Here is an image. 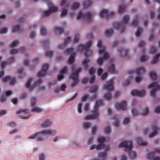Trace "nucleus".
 Here are the masks:
<instances>
[{"label":"nucleus","instance_id":"39448f33","mask_svg":"<svg viewBox=\"0 0 160 160\" xmlns=\"http://www.w3.org/2000/svg\"><path fill=\"white\" fill-rule=\"evenodd\" d=\"M132 142L130 140L123 141L118 145V147L119 148L125 147V149L128 151L130 156L132 159L135 158L136 156L135 153L131 151L132 146Z\"/></svg>","mask_w":160,"mask_h":160},{"label":"nucleus","instance_id":"de8ad7c7","mask_svg":"<svg viewBox=\"0 0 160 160\" xmlns=\"http://www.w3.org/2000/svg\"><path fill=\"white\" fill-rule=\"evenodd\" d=\"M53 53L52 51H48L45 53V56L47 57H50L53 55Z\"/></svg>","mask_w":160,"mask_h":160},{"label":"nucleus","instance_id":"69168bd1","mask_svg":"<svg viewBox=\"0 0 160 160\" xmlns=\"http://www.w3.org/2000/svg\"><path fill=\"white\" fill-rule=\"evenodd\" d=\"M103 70L101 68H99L97 70V74L98 75L100 76L103 72Z\"/></svg>","mask_w":160,"mask_h":160},{"label":"nucleus","instance_id":"052dcab7","mask_svg":"<svg viewBox=\"0 0 160 160\" xmlns=\"http://www.w3.org/2000/svg\"><path fill=\"white\" fill-rule=\"evenodd\" d=\"M10 84L11 85H12L15 83L16 80L14 78H10Z\"/></svg>","mask_w":160,"mask_h":160},{"label":"nucleus","instance_id":"f8f14e48","mask_svg":"<svg viewBox=\"0 0 160 160\" xmlns=\"http://www.w3.org/2000/svg\"><path fill=\"white\" fill-rule=\"evenodd\" d=\"M148 88H152L150 92V94L152 97H155L156 92L160 88V86L157 82H154L148 86Z\"/></svg>","mask_w":160,"mask_h":160},{"label":"nucleus","instance_id":"3c124183","mask_svg":"<svg viewBox=\"0 0 160 160\" xmlns=\"http://www.w3.org/2000/svg\"><path fill=\"white\" fill-rule=\"evenodd\" d=\"M104 132L105 133L108 134L110 132L111 129L109 126L106 127L104 129Z\"/></svg>","mask_w":160,"mask_h":160},{"label":"nucleus","instance_id":"b1692460","mask_svg":"<svg viewBox=\"0 0 160 160\" xmlns=\"http://www.w3.org/2000/svg\"><path fill=\"white\" fill-rule=\"evenodd\" d=\"M51 123L50 120H46L43 122L41 126L42 128H46L50 126Z\"/></svg>","mask_w":160,"mask_h":160},{"label":"nucleus","instance_id":"a878e982","mask_svg":"<svg viewBox=\"0 0 160 160\" xmlns=\"http://www.w3.org/2000/svg\"><path fill=\"white\" fill-rule=\"evenodd\" d=\"M160 57V53L156 54L154 57L153 59L151 62L152 64L156 63L158 60L159 58Z\"/></svg>","mask_w":160,"mask_h":160},{"label":"nucleus","instance_id":"8fccbe9b","mask_svg":"<svg viewBox=\"0 0 160 160\" xmlns=\"http://www.w3.org/2000/svg\"><path fill=\"white\" fill-rule=\"evenodd\" d=\"M19 43V42L18 41H13L11 44L10 45V47H13L16 46Z\"/></svg>","mask_w":160,"mask_h":160},{"label":"nucleus","instance_id":"2eb2a0df","mask_svg":"<svg viewBox=\"0 0 160 160\" xmlns=\"http://www.w3.org/2000/svg\"><path fill=\"white\" fill-rule=\"evenodd\" d=\"M115 13V12H109L108 10L104 9L100 13L99 16L101 18L105 17L107 18L113 16Z\"/></svg>","mask_w":160,"mask_h":160},{"label":"nucleus","instance_id":"6ab92c4d","mask_svg":"<svg viewBox=\"0 0 160 160\" xmlns=\"http://www.w3.org/2000/svg\"><path fill=\"white\" fill-rule=\"evenodd\" d=\"M156 152L160 153V149L157 148L155 149L154 152L148 153L147 156V158L149 159H153V157L155 156V153Z\"/></svg>","mask_w":160,"mask_h":160},{"label":"nucleus","instance_id":"e2e57ef3","mask_svg":"<svg viewBox=\"0 0 160 160\" xmlns=\"http://www.w3.org/2000/svg\"><path fill=\"white\" fill-rule=\"evenodd\" d=\"M98 46L99 48H100L99 49L103 48H104L105 49V48H104L102 47V42L101 40H99L98 41Z\"/></svg>","mask_w":160,"mask_h":160},{"label":"nucleus","instance_id":"680f3d73","mask_svg":"<svg viewBox=\"0 0 160 160\" xmlns=\"http://www.w3.org/2000/svg\"><path fill=\"white\" fill-rule=\"evenodd\" d=\"M132 115L135 116L138 114V112L135 109L133 108L132 110Z\"/></svg>","mask_w":160,"mask_h":160},{"label":"nucleus","instance_id":"cd10ccee","mask_svg":"<svg viewBox=\"0 0 160 160\" xmlns=\"http://www.w3.org/2000/svg\"><path fill=\"white\" fill-rule=\"evenodd\" d=\"M22 31V29L19 26H16L13 27L12 29V32H20Z\"/></svg>","mask_w":160,"mask_h":160},{"label":"nucleus","instance_id":"473e14b6","mask_svg":"<svg viewBox=\"0 0 160 160\" xmlns=\"http://www.w3.org/2000/svg\"><path fill=\"white\" fill-rule=\"evenodd\" d=\"M106 35L107 36H110L113 34V31L112 29L107 30L105 32Z\"/></svg>","mask_w":160,"mask_h":160},{"label":"nucleus","instance_id":"bb28decb","mask_svg":"<svg viewBox=\"0 0 160 160\" xmlns=\"http://www.w3.org/2000/svg\"><path fill=\"white\" fill-rule=\"evenodd\" d=\"M149 75L151 79L153 80H155L157 76V73L154 71L150 72L149 73Z\"/></svg>","mask_w":160,"mask_h":160},{"label":"nucleus","instance_id":"f704fd0d","mask_svg":"<svg viewBox=\"0 0 160 160\" xmlns=\"http://www.w3.org/2000/svg\"><path fill=\"white\" fill-rule=\"evenodd\" d=\"M69 4L67 0H62L60 3V6L61 7L65 5L66 7H68Z\"/></svg>","mask_w":160,"mask_h":160},{"label":"nucleus","instance_id":"4be33fe9","mask_svg":"<svg viewBox=\"0 0 160 160\" xmlns=\"http://www.w3.org/2000/svg\"><path fill=\"white\" fill-rule=\"evenodd\" d=\"M145 72V70L144 68L143 67H140L137 69L135 72L138 75L143 73Z\"/></svg>","mask_w":160,"mask_h":160},{"label":"nucleus","instance_id":"bf43d9fd","mask_svg":"<svg viewBox=\"0 0 160 160\" xmlns=\"http://www.w3.org/2000/svg\"><path fill=\"white\" fill-rule=\"evenodd\" d=\"M68 12V11L67 9H64L62 12L61 15L62 16H64L67 14Z\"/></svg>","mask_w":160,"mask_h":160},{"label":"nucleus","instance_id":"338daca9","mask_svg":"<svg viewBox=\"0 0 160 160\" xmlns=\"http://www.w3.org/2000/svg\"><path fill=\"white\" fill-rule=\"evenodd\" d=\"M82 104L81 103H79L78 105V111L79 113H80L82 112Z\"/></svg>","mask_w":160,"mask_h":160},{"label":"nucleus","instance_id":"79ce46f5","mask_svg":"<svg viewBox=\"0 0 160 160\" xmlns=\"http://www.w3.org/2000/svg\"><path fill=\"white\" fill-rule=\"evenodd\" d=\"M98 156L99 158H102L105 159L106 157V152L99 153H98Z\"/></svg>","mask_w":160,"mask_h":160},{"label":"nucleus","instance_id":"5fc2aeb1","mask_svg":"<svg viewBox=\"0 0 160 160\" xmlns=\"http://www.w3.org/2000/svg\"><path fill=\"white\" fill-rule=\"evenodd\" d=\"M132 79V77L128 79L125 81V85L127 86L129 85L130 82L131 80Z\"/></svg>","mask_w":160,"mask_h":160},{"label":"nucleus","instance_id":"0eeeda50","mask_svg":"<svg viewBox=\"0 0 160 160\" xmlns=\"http://www.w3.org/2000/svg\"><path fill=\"white\" fill-rule=\"evenodd\" d=\"M81 71V68H80L76 70L71 75L70 77L73 81V82L71 85L72 87H73L78 82V73Z\"/></svg>","mask_w":160,"mask_h":160},{"label":"nucleus","instance_id":"423d86ee","mask_svg":"<svg viewBox=\"0 0 160 160\" xmlns=\"http://www.w3.org/2000/svg\"><path fill=\"white\" fill-rule=\"evenodd\" d=\"M92 42L90 41L87 44H80L77 48V50L81 52L83 50H85L86 51L84 53V56L86 57H89L92 53V51L89 49V48L92 46Z\"/></svg>","mask_w":160,"mask_h":160},{"label":"nucleus","instance_id":"ea45409f","mask_svg":"<svg viewBox=\"0 0 160 160\" xmlns=\"http://www.w3.org/2000/svg\"><path fill=\"white\" fill-rule=\"evenodd\" d=\"M139 59L141 62H143L147 60L148 59V57L145 55H143L140 56Z\"/></svg>","mask_w":160,"mask_h":160},{"label":"nucleus","instance_id":"6e6552de","mask_svg":"<svg viewBox=\"0 0 160 160\" xmlns=\"http://www.w3.org/2000/svg\"><path fill=\"white\" fill-rule=\"evenodd\" d=\"M47 4L48 6L49 10L44 11L43 12V16H47L49 15L52 12L56 11L58 8L57 7L53 6L52 2L50 1H48L47 3Z\"/></svg>","mask_w":160,"mask_h":160},{"label":"nucleus","instance_id":"4c0bfd02","mask_svg":"<svg viewBox=\"0 0 160 160\" xmlns=\"http://www.w3.org/2000/svg\"><path fill=\"white\" fill-rule=\"evenodd\" d=\"M47 31L46 29L44 27H42L40 29V33L41 35H44L46 34Z\"/></svg>","mask_w":160,"mask_h":160},{"label":"nucleus","instance_id":"13d9d810","mask_svg":"<svg viewBox=\"0 0 160 160\" xmlns=\"http://www.w3.org/2000/svg\"><path fill=\"white\" fill-rule=\"evenodd\" d=\"M64 78V75L62 73H60L58 77V81L61 80Z\"/></svg>","mask_w":160,"mask_h":160},{"label":"nucleus","instance_id":"37998d69","mask_svg":"<svg viewBox=\"0 0 160 160\" xmlns=\"http://www.w3.org/2000/svg\"><path fill=\"white\" fill-rule=\"evenodd\" d=\"M149 111V108L146 107L144 108V112L141 113V114L143 116L145 115L148 113Z\"/></svg>","mask_w":160,"mask_h":160},{"label":"nucleus","instance_id":"7ed1b4c3","mask_svg":"<svg viewBox=\"0 0 160 160\" xmlns=\"http://www.w3.org/2000/svg\"><path fill=\"white\" fill-rule=\"evenodd\" d=\"M129 17L128 15L124 16L120 23L115 22L113 24V27L117 30H119L121 33H122L125 30V27L128 23Z\"/></svg>","mask_w":160,"mask_h":160},{"label":"nucleus","instance_id":"c85d7f7f","mask_svg":"<svg viewBox=\"0 0 160 160\" xmlns=\"http://www.w3.org/2000/svg\"><path fill=\"white\" fill-rule=\"evenodd\" d=\"M126 6L124 4H122L119 5V12L122 13L126 9Z\"/></svg>","mask_w":160,"mask_h":160},{"label":"nucleus","instance_id":"e433bc0d","mask_svg":"<svg viewBox=\"0 0 160 160\" xmlns=\"http://www.w3.org/2000/svg\"><path fill=\"white\" fill-rule=\"evenodd\" d=\"M42 110L39 108L35 107L32 109L31 111L32 112H41L42 111Z\"/></svg>","mask_w":160,"mask_h":160},{"label":"nucleus","instance_id":"9b49d317","mask_svg":"<svg viewBox=\"0 0 160 160\" xmlns=\"http://www.w3.org/2000/svg\"><path fill=\"white\" fill-rule=\"evenodd\" d=\"M92 17L91 14L89 12H87L83 14L81 11H80L77 16L76 19H78L80 18H85L86 22H90L91 21Z\"/></svg>","mask_w":160,"mask_h":160},{"label":"nucleus","instance_id":"c756f323","mask_svg":"<svg viewBox=\"0 0 160 160\" xmlns=\"http://www.w3.org/2000/svg\"><path fill=\"white\" fill-rule=\"evenodd\" d=\"M54 28L55 29V32L58 34H60L63 32V30L62 28L56 27H55Z\"/></svg>","mask_w":160,"mask_h":160},{"label":"nucleus","instance_id":"f03ea898","mask_svg":"<svg viewBox=\"0 0 160 160\" xmlns=\"http://www.w3.org/2000/svg\"><path fill=\"white\" fill-rule=\"evenodd\" d=\"M103 102L102 100H99L97 101L94 106V109L92 112V114L86 116L85 117L84 119L89 120L98 118L99 115L98 107L101 105H103Z\"/></svg>","mask_w":160,"mask_h":160},{"label":"nucleus","instance_id":"412c9836","mask_svg":"<svg viewBox=\"0 0 160 160\" xmlns=\"http://www.w3.org/2000/svg\"><path fill=\"white\" fill-rule=\"evenodd\" d=\"M137 142L139 145L145 146L147 145V142L143 141V139L140 137H138L137 139Z\"/></svg>","mask_w":160,"mask_h":160},{"label":"nucleus","instance_id":"774afa93","mask_svg":"<svg viewBox=\"0 0 160 160\" xmlns=\"http://www.w3.org/2000/svg\"><path fill=\"white\" fill-rule=\"evenodd\" d=\"M45 156L43 154H39V160H44Z\"/></svg>","mask_w":160,"mask_h":160},{"label":"nucleus","instance_id":"393cba45","mask_svg":"<svg viewBox=\"0 0 160 160\" xmlns=\"http://www.w3.org/2000/svg\"><path fill=\"white\" fill-rule=\"evenodd\" d=\"M92 4V1L91 0H86L83 3V6L84 8L90 6Z\"/></svg>","mask_w":160,"mask_h":160},{"label":"nucleus","instance_id":"a18cd8bd","mask_svg":"<svg viewBox=\"0 0 160 160\" xmlns=\"http://www.w3.org/2000/svg\"><path fill=\"white\" fill-rule=\"evenodd\" d=\"M36 98H32L31 100V106L32 107L34 106L36 103Z\"/></svg>","mask_w":160,"mask_h":160},{"label":"nucleus","instance_id":"dca6fc26","mask_svg":"<svg viewBox=\"0 0 160 160\" xmlns=\"http://www.w3.org/2000/svg\"><path fill=\"white\" fill-rule=\"evenodd\" d=\"M49 68V65L47 64H44L42 66V69L37 74L38 77L44 76L47 73L48 69Z\"/></svg>","mask_w":160,"mask_h":160},{"label":"nucleus","instance_id":"864d4df0","mask_svg":"<svg viewBox=\"0 0 160 160\" xmlns=\"http://www.w3.org/2000/svg\"><path fill=\"white\" fill-rule=\"evenodd\" d=\"M49 44V41L47 40L45 41L42 42V45L43 46L45 47L46 46H47Z\"/></svg>","mask_w":160,"mask_h":160},{"label":"nucleus","instance_id":"09e8293b","mask_svg":"<svg viewBox=\"0 0 160 160\" xmlns=\"http://www.w3.org/2000/svg\"><path fill=\"white\" fill-rule=\"evenodd\" d=\"M79 39V35L78 34H76L74 37V43H77Z\"/></svg>","mask_w":160,"mask_h":160},{"label":"nucleus","instance_id":"c9c22d12","mask_svg":"<svg viewBox=\"0 0 160 160\" xmlns=\"http://www.w3.org/2000/svg\"><path fill=\"white\" fill-rule=\"evenodd\" d=\"M29 111L25 109H22L16 112V113L17 114H20L21 113H22L24 114H27L28 113Z\"/></svg>","mask_w":160,"mask_h":160},{"label":"nucleus","instance_id":"9d476101","mask_svg":"<svg viewBox=\"0 0 160 160\" xmlns=\"http://www.w3.org/2000/svg\"><path fill=\"white\" fill-rule=\"evenodd\" d=\"M106 140V138L104 137H100L98 138V142L99 144L97 145H92L90 148V149L92 150L96 149L97 150H99L104 147V142Z\"/></svg>","mask_w":160,"mask_h":160},{"label":"nucleus","instance_id":"0e129e2a","mask_svg":"<svg viewBox=\"0 0 160 160\" xmlns=\"http://www.w3.org/2000/svg\"><path fill=\"white\" fill-rule=\"evenodd\" d=\"M97 130V127L96 126H93L92 128V134H95Z\"/></svg>","mask_w":160,"mask_h":160},{"label":"nucleus","instance_id":"7c9ffc66","mask_svg":"<svg viewBox=\"0 0 160 160\" xmlns=\"http://www.w3.org/2000/svg\"><path fill=\"white\" fill-rule=\"evenodd\" d=\"M138 18V16L136 15L135 16L134 20H133L131 22V24L132 25L135 26L137 25Z\"/></svg>","mask_w":160,"mask_h":160},{"label":"nucleus","instance_id":"f257e3e1","mask_svg":"<svg viewBox=\"0 0 160 160\" xmlns=\"http://www.w3.org/2000/svg\"><path fill=\"white\" fill-rule=\"evenodd\" d=\"M56 133V131L54 130H45L37 132L30 136L28 137V138L33 139L36 138L37 141H40L47 138L48 135H53Z\"/></svg>","mask_w":160,"mask_h":160},{"label":"nucleus","instance_id":"603ef678","mask_svg":"<svg viewBox=\"0 0 160 160\" xmlns=\"http://www.w3.org/2000/svg\"><path fill=\"white\" fill-rule=\"evenodd\" d=\"M142 31V28H139L138 29L136 33V36L137 37L139 36Z\"/></svg>","mask_w":160,"mask_h":160},{"label":"nucleus","instance_id":"4468645a","mask_svg":"<svg viewBox=\"0 0 160 160\" xmlns=\"http://www.w3.org/2000/svg\"><path fill=\"white\" fill-rule=\"evenodd\" d=\"M65 52L66 53L71 54L70 57L68 60V63L70 64H72L74 60V57L76 54V52H74L73 48H71L67 49Z\"/></svg>","mask_w":160,"mask_h":160},{"label":"nucleus","instance_id":"20e7f679","mask_svg":"<svg viewBox=\"0 0 160 160\" xmlns=\"http://www.w3.org/2000/svg\"><path fill=\"white\" fill-rule=\"evenodd\" d=\"M113 79L112 78L105 85L103 86V89L108 91V92L104 94V98L106 100L109 101L112 98L111 92L113 90Z\"/></svg>","mask_w":160,"mask_h":160},{"label":"nucleus","instance_id":"72a5a7b5","mask_svg":"<svg viewBox=\"0 0 160 160\" xmlns=\"http://www.w3.org/2000/svg\"><path fill=\"white\" fill-rule=\"evenodd\" d=\"M80 5V3L79 2H76L72 5L71 8L72 9H75L78 8Z\"/></svg>","mask_w":160,"mask_h":160},{"label":"nucleus","instance_id":"6e6d98bb","mask_svg":"<svg viewBox=\"0 0 160 160\" xmlns=\"http://www.w3.org/2000/svg\"><path fill=\"white\" fill-rule=\"evenodd\" d=\"M10 77L9 76H8L4 77L2 80L3 82H6L10 80Z\"/></svg>","mask_w":160,"mask_h":160},{"label":"nucleus","instance_id":"ddd939ff","mask_svg":"<svg viewBox=\"0 0 160 160\" xmlns=\"http://www.w3.org/2000/svg\"><path fill=\"white\" fill-rule=\"evenodd\" d=\"M32 80V78H29L26 84V88H29L30 91H31L33 90L35 87L36 86L40 83L42 82L43 81V80L42 79H39L37 81L34 83V85L32 86H31L30 84Z\"/></svg>","mask_w":160,"mask_h":160},{"label":"nucleus","instance_id":"f3484780","mask_svg":"<svg viewBox=\"0 0 160 160\" xmlns=\"http://www.w3.org/2000/svg\"><path fill=\"white\" fill-rule=\"evenodd\" d=\"M115 108L118 110H125L127 109L126 102L123 101L120 103H116L115 105Z\"/></svg>","mask_w":160,"mask_h":160},{"label":"nucleus","instance_id":"aec40b11","mask_svg":"<svg viewBox=\"0 0 160 160\" xmlns=\"http://www.w3.org/2000/svg\"><path fill=\"white\" fill-rule=\"evenodd\" d=\"M153 129L154 130V132L151 134L149 135V137L150 138H152L154 136H155L156 135L158 134V130H160V128H158L157 127V125L156 124H154L153 125Z\"/></svg>","mask_w":160,"mask_h":160},{"label":"nucleus","instance_id":"49530a36","mask_svg":"<svg viewBox=\"0 0 160 160\" xmlns=\"http://www.w3.org/2000/svg\"><path fill=\"white\" fill-rule=\"evenodd\" d=\"M7 32V28L6 27H4L0 29V34L6 33Z\"/></svg>","mask_w":160,"mask_h":160},{"label":"nucleus","instance_id":"1a4fd4ad","mask_svg":"<svg viewBox=\"0 0 160 160\" xmlns=\"http://www.w3.org/2000/svg\"><path fill=\"white\" fill-rule=\"evenodd\" d=\"M99 53L101 55L102 54L103 55V58H99L98 60V63L100 66L105 59H107L109 58V54L105 51V49L104 48L99 49Z\"/></svg>","mask_w":160,"mask_h":160},{"label":"nucleus","instance_id":"a19ab883","mask_svg":"<svg viewBox=\"0 0 160 160\" xmlns=\"http://www.w3.org/2000/svg\"><path fill=\"white\" fill-rule=\"evenodd\" d=\"M89 61L88 59H85L82 62V64L84 66L85 69H87L88 68V63L89 62Z\"/></svg>","mask_w":160,"mask_h":160},{"label":"nucleus","instance_id":"a211bd4d","mask_svg":"<svg viewBox=\"0 0 160 160\" xmlns=\"http://www.w3.org/2000/svg\"><path fill=\"white\" fill-rule=\"evenodd\" d=\"M131 94L132 96H135L139 97H142L145 95V92L144 90L138 91L133 90L131 91Z\"/></svg>","mask_w":160,"mask_h":160},{"label":"nucleus","instance_id":"2f4dec72","mask_svg":"<svg viewBox=\"0 0 160 160\" xmlns=\"http://www.w3.org/2000/svg\"><path fill=\"white\" fill-rule=\"evenodd\" d=\"M98 89V86L97 85H94L90 88V92L92 93L94 92L97 91Z\"/></svg>","mask_w":160,"mask_h":160},{"label":"nucleus","instance_id":"4d7b16f0","mask_svg":"<svg viewBox=\"0 0 160 160\" xmlns=\"http://www.w3.org/2000/svg\"><path fill=\"white\" fill-rule=\"evenodd\" d=\"M67 67H65L63 68L60 71V73L63 74L67 72Z\"/></svg>","mask_w":160,"mask_h":160},{"label":"nucleus","instance_id":"c03bdc74","mask_svg":"<svg viewBox=\"0 0 160 160\" xmlns=\"http://www.w3.org/2000/svg\"><path fill=\"white\" fill-rule=\"evenodd\" d=\"M91 126L90 123L89 122H85L83 124V127L84 129H88Z\"/></svg>","mask_w":160,"mask_h":160},{"label":"nucleus","instance_id":"58836bf2","mask_svg":"<svg viewBox=\"0 0 160 160\" xmlns=\"http://www.w3.org/2000/svg\"><path fill=\"white\" fill-rule=\"evenodd\" d=\"M108 71L114 73L115 72V67L114 65H112L111 66L109 67L108 68Z\"/></svg>","mask_w":160,"mask_h":160},{"label":"nucleus","instance_id":"5701e85b","mask_svg":"<svg viewBox=\"0 0 160 160\" xmlns=\"http://www.w3.org/2000/svg\"><path fill=\"white\" fill-rule=\"evenodd\" d=\"M71 38L68 37L66 38L64 41V44L63 45H60L58 46L59 49H61L63 47L65 46L69 42L71 41Z\"/></svg>","mask_w":160,"mask_h":160}]
</instances>
